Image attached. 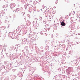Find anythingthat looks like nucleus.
<instances>
[{"mask_svg":"<svg viewBox=\"0 0 80 80\" xmlns=\"http://www.w3.org/2000/svg\"><path fill=\"white\" fill-rule=\"evenodd\" d=\"M61 25L62 26H65L66 24H65V23H64V20H63L62 21V22L61 23Z\"/></svg>","mask_w":80,"mask_h":80,"instance_id":"f257e3e1","label":"nucleus"},{"mask_svg":"<svg viewBox=\"0 0 80 80\" xmlns=\"http://www.w3.org/2000/svg\"><path fill=\"white\" fill-rule=\"evenodd\" d=\"M51 12V11H50V10H48L47 11V13H50Z\"/></svg>","mask_w":80,"mask_h":80,"instance_id":"f03ea898","label":"nucleus"},{"mask_svg":"<svg viewBox=\"0 0 80 80\" xmlns=\"http://www.w3.org/2000/svg\"><path fill=\"white\" fill-rule=\"evenodd\" d=\"M57 3H58L57 1H56V2H55V3L56 4H57Z\"/></svg>","mask_w":80,"mask_h":80,"instance_id":"7ed1b4c3","label":"nucleus"},{"mask_svg":"<svg viewBox=\"0 0 80 80\" xmlns=\"http://www.w3.org/2000/svg\"><path fill=\"white\" fill-rule=\"evenodd\" d=\"M3 12H4V11H3Z\"/></svg>","mask_w":80,"mask_h":80,"instance_id":"20e7f679","label":"nucleus"}]
</instances>
